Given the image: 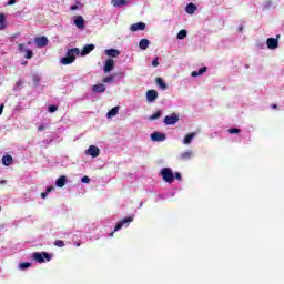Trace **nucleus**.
<instances>
[{"label": "nucleus", "instance_id": "nucleus-12", "mask_svg": "<svg viewBox=\"0 0 284 284\" xmlns=\"http://www.w3.org/2000/svg\"><path fill=\"white\" fill-rule=\"evenodd\" d=\"M266 45H267L268 50H276V48H278V39L268 38L266 40Z\"/></svg>", "mask_w": 284, "mask_h": 284}, {"label": "nucleus", "instance_id": "nucleus-19", "mask_svg": "<svg viewBox=\"0 0 284 284\" xmlns=\"http://www.w3.org/2000/svg\"><path fill=\"white\" fill-rule=\"evenodd\" d=\"M92 50H94V44H87L81 51L82 57L90 54V52H92Z\"/></svg>", "mask_w": 284, "mask_h": 284}, {"label": "nucleus", "instance_id": "nucleus-42", "mask_svg": "<svg viewBox=\"0 0 284 284\" xmlns=\"http://www.w3.org/2000/svg\"><path fill=\"white\" fill-rule=\"evenodd\" d=\"M174 179H176V181H181V180H182V178H181V173H175Z\"/></svg>", "mask_w": 284, "mask_h": 284}, {"label": "nucleus", "instance_id": "nucleus-30", "mask_svg": "<svg viewBox=\"0 0 284 284\" xmlns=\"http://www.w3.org/2000/svg\"><path fill=\"white\" fill-rule=\"evenodd\" d=\"M24 52V59H32V57H34V52H32L30 49H27Z\"/></svg>", "mask_w": 284, "mask_h": 284}, {"label": "nucleus", "instance_id": "nucleus-8", "mask_svg": "<svg viewBox=\"0 0 284 284\" xmlns=\"http://www.w3.org/2000/svg\"><path fill=\"white\" fill-rule=\"evenodd\" d=\"M165 139H168V136L165 135V133L153 132V133L151 134V140L158 142V143H161V142L165 141Z\"/></svg>", "mask_w": 284, "mask_h": 284}, {"label": "nucleus", "instance_id": "nucleus-22", "mask_svg": "<svg viewBox=\"0 0 284 284\" xmlns=\"http://www.w3.org/2000/svg\"><path fill=\"white\" fill-rule=\"evenodd\" d=\"M192 159V151H185L180 154V161H190Z\"/></svg>", "mask_w": 284, "mask_h": 284}, {"label": "nucleus", "instance_id": "nucleus-20", "mask_svg": "<svg viewBox=\"0 0 284 284\" xmlns=\"http://www.w3.org/2000/svg\"><path fill=\"white\" fill-rule=\"evenodd\" d=\"M149 47H150V40L148 39L140 40L139 42L140 50H148Z\"/></svg>", "mask_w": 284, "mask_h": 284}, {"label": "nucleus", "instance_id": "nucleus-45", "mask_svg": "<svg viewBox=\"0 0 284 284\" xmlns=\"http://www.w3.org/2000/svg\"><path fill=\"white\" fill-rule=\"evenodd\" d=\"M20 85H23V81L21 80L17 82V87L19 88Z\"/></svg>", "mask_w": 284, "mask_h": 284}, {"label": "nucleus", "instance_id": "nucleus-4", "mask_svg": "<svg viewBox=\"0 0 284 284\" xmlns=\"http://www.w3.org/2000/svg\"><path fill=\"white\" fill-rule=\"evenodd\" d=\"M133 221H134V215L124 217L123 220L118 222V224L114 227V231L110 233V236H114V232H119V230H121L123 225H130V223H132Z\"/></svg>", "mask_w": 284, "mask_h": 284}, {"label": "nucleus", "instance_id": "nucleus-17", "mask_svg": "<svg viewBox=\"0 0 284 284\" xmlns=\"http://www.w3.org/2000/svg\"><path fill=\"white\" fill-rule=\"evenodd\" d=\"M113 8H121V6H128V0H111Z\"/></svg>", "mask_w": 284, "mask_h": 284}, {"label": "nucleus", "instance_id": "nucleus-47", "mask_svg": "<svg viewBox=\"0 0 284 284\" xmlns=\"http://www.w3.org/2000/svg\"><path fill=\"white\" fill-rule=\"evenodd\" d=\"M272 108H273V110H276V108H278V105L273 104Z\"/></svg>", "mask_w": 284, "mask_h": 284}, {"label": "nucleus", "instance_id": "nucleus-27", "mask_svg": "<svg viewBox=\"0 0 284 284\" xmlns=\"http://www.w3.org/2000/svg\"><path fill=\"white\" fill-rule=\"evenodd\" d=\"M162 114H163V111H161V110L156 111L154 114H152L150 116V121H156V119H160V116H162Z\"/></svg>", "mask_w": 284, "mask_h": 284}, {"label": "nucleus", "instance_id": "nucleus-33", "mask_svg": "<svg viewBox=\"0 0 284 284\" xmlns=\"http://www.w3.org/2000/svg\"><path fill=\"white\" fill-rule=\"evenodd\" d=\"M103 83H112V81H114V75H109L103 78Z\"/></svg>", "mask_w": 284, "mask_h": 284}, {"label": "nucleus", "instance_id": "nucleus-40", "mask_svg": "<svg viewBox=\"0 0 284 284\" xmlns=\"http://www.w3.org/2000/svg\"><path fill=\"white\" fill-rule=\"evenodd\" d=\"M81 182H82V183H90V178H89L88 175H85V176H83V178L81 179Z\"/></svg>", "mask_w": 284, "mask_h": 284}, {"label": "nucleus", "instance_id": "nucleus-41", "mask_svg": "<svg viewBox=\"0 0 284 284\" xmlns=\"http://www.w3.org/2000/svg\"><path fill=\"white\" fill-rule=\"evenodd\" d=\"M50 192H54V186L47 187V194H50Z\"/></svg>", "mask_w": 284, "mask_h": 284}, {"label": "nucleus", "instance_id": "nucleus-38", "mask_svg": "<svg viewBox=\"0 0 284 284\" xmlns=\"http://www.w3.org/2000/svg\"><path fill=\"white\" fill-rule=\"evenodd\" d=\"M47 129H48V126H45L44 124H40L38 126V132H45Z\"/></svg>", "mask_w": 284, "mask_h": 284}, {"label": "nucleus", "instance_id": "nucleus-50", "mask_svg": "<svg viewBox=\"0 0 284 284\" xmlns=\"http://www.w3.org/2000/svg\"><path fill=\"white\" fill-rule=\"evenodd\" d=\"M37 83H39V78L36 79Z\"/></svg>", "mask_w": 284, "mask_h": 284}, {"label": "nucleus", "instance_id": "nucleus-36", "mask_svg": "<svg viewBox=\"0 0 284 284\" xmlns=\"http://www.w3.org/2000/svg\"><path fill=\"white\" fill-rule=\"evenodd\" d=\"M18 50L21 54H23V52H26V45L24 44H18Z\"/></svg>", "mask_w": 284, "mask_h": 284}, {"label": "nucleus", "instance_id": "nucleus-44", "mask_svg": "<svg viewBox=\"0 0 284 284\" xmlns=\"http://www.w3.org/2000/svg\"><path fill=\"white\" fill-rule=\"evenodd\" d=\"M47 196H48V192L47 191L41 193V199H47Z\"/></svg>", "mask_w": 284, "mask_h": 284}, {"label": "nucleus", "instance_id": "nucleus-32", "mask_svg": "<svg viewBox=\"0 0 284 284\" xmlns=\"http://www.w3.org/2000/svg\"><path fill=\"white\" fill-rule=\"evenodd\" d=\"M80 8H83V3L79 2V1H77V4L71 6L72 11L79 10Z\"/></svg>", "mask_w": 284, "mask_h": 284}, {"label": "nucleus", "instance_id": "nucleus-37", "mask_svg": "<svg viewBox=\"0 0 284 284\" xmlns=\"http://www.w3.org/2000/svg\"><path fill=\"white\" fill-rule=\"evenodd\" d=\"M6 23V13H0V24L3 26Z\"/></svg>", "mask_w": 284, "mask_h": 284}, {"label": "nucleus", "instance_id": "nucleus-24", "mask_svg": "<svg viewBox=\"0 0 284 284\" xmlns=\"http://www.w3.org/2000/svg\"><path fill=\"white\" fill-rule=\"evenodd\" d=\"M205 72H207V67H203L199 69V71H193L191 77H201V74H205Z\"/></svg>", "mask_w": 284, "mask_h": 284}, {"label": "nucleus", "instance_id": "nucleus-6", "mask_svg": "<svg viewBox=\"0 0 284 284\" xmlns=\"http://www.w3.org/2000/svg\"><path fill=\"white\" fill-rule=\"evenodd\" d=\"M159 99V92L154 89H151L149 91H146V101H149V103H154V101H156Z\"/></svg>", "mask_w": 284, "mask_h": 284}, {"label": "nucleus", "instance_id": "nucleus-29", "mask_svg": "<svg viewBox=\"0 0 284 284\" xmlns=\"http://www.w3.org/2000/svg\"><path fill=\"white\" fill-rule=\"evenodd\" d=\"M32 266V263L30 262H23V263H20L19 267L20 270H28V267H31Z\"/></svg>", "mask_w": 284, "mask_h": 284}, {"label": "nucleus", "instance_id": "nucleus-9", "mask_svg": "<svg viewBox=\"0 0 284 284\" xmlns=\"http://www.w3.org/2000/svg\"><path fill=\"white\" fill-rule=\"evenodd\" d=\"M73 23L74 26H77V28L79 30H83L85 28V19H83L82 16H77L74 19H73Z\"/></svg>", "mask_w": 284, "mask_h": 284}, {"label": "nucleus", "instance_id": "nucleus-31", "mask_svg": "<svg viewBox=\"0 0 284 284\" xmlns=\"http://www.w3.org/2000/svg\"><path fill=\"white\" fill-rule=\"evenodd\" d=\"M54 245L55 247H65V242L63 240H55Z\"/></svg>", "mask_w": 284, "mask_h": 284}, {"label": "nucleus", "instance_id": "nucleus-46", "mask_svg": "<svg viewBox=\"0 0 284 284\" xmlns=\"http://www.w3.org/2000/svg\"><path fill=\"white\" fill-rule=\"evenodd\" d=\"M3 114V104L0 105V115Z\"/></svg>", "mask_w": 284, "mask_h": 284}, {"label": "nucleus", "instance_id": "nucleus-35", "mask_svg": "<svg viewBox=\"0 0 284 284\" xmlns=\"http://www.w3.org/2000/svg\"><path fill=\"white\" fill-rule=\"evenodd\" d=\"M239 132H241L240 129H236V128L229 129V134H239Z\"/></svg>", "mask_w": 284, "mask_h": 284}, {"label": "nucleus", "instance_id": "nucleus-3", "mask_svg": "<svg viewBox=\"0 0 284 284\" xmlns=\"http://www.w3.org/2000/svg\"><path fill=\"white\" fill-rule=\"evenodd\" d=\"M33 258L37 263H45V261H52V255L48 252H36Z\"/></svg>", "mask_w": 284, "mask_h": 284}, {"label": "nucleus", "instance_id": "nucleus-26", "mask_svg": "<svg viewBox=\"0 0 284 284\" xmlns=\"http://www.w3.org/2000/svg\"><path fill=\"white\" fill-rule=\"evenodd\" d=\"M155 82L161 90H168V84L163 81V78H156Z\"/></svg>", "mask_w": 284, "mask_h": 284}, {"label": "nucleus", "instance_id": "nucleus-16", "mask_svg": "<svg viewBox=\"0 0 284 284\" xmlns=\"http://www.w3.org/2000/svg\"><path fill=\"white\" fill-rule=\"evenodd\" d=\"M65 183H68V178L65 175H61L57 181L55 185L57 187H64Z\"/></svg>", "mask_w": 284, "mask_h": 284}, {"label": "nucleus", "instance_id": "nucleus-11", "mask_svg": "<svg viewBox=\"0 0 284 284\" xmlns=\"http://www.w3.org/2000/svg\"><path fill=\"white\" fill-rule=\"evenodd\" d=\"M103 70L105 74H108V72H112V70H114V59H108L104 63Z\"/></svg>", "mask_w": 284, "mask_h": 284}, {"label": "nucleus", "instance_id": "nucleus-28", "mask_svg": "<svg viewBox=\"0 0 284 284\" xmlns=\"http://www.w3.org/2000/svg\"><path fill=\"white\" fill-rule=\"evenodd\" d=\"M185 37H187V31L185 29H182L181 31H179L178 33V39H185Z\"/></svg>", "mask_w": 284, "mask_h": 284}, {"label": "nucleus", "instance_id": "nucleus-1", "mask_svg": "<svg viewBox=\"0 0 284 284\" xmlns=\"http://www.w3.org/2000/svg\"><path fill=\"white\" fill-rule=\"evenodd\" d=\"M79 48L69 49L67 51V57L62 58L61 64L62 65H70L71 63H74L77 61V54H79Z\"/></svg>", "mask_w": 284, "mask_h": 284}, {"label": "nucleus", "instance_id": "nucleus-7", "mask_svg": "<svg viewBox=\"0 0 284 284\" xmlns=\"http://www.w3.org/2000/svg\"><path fill=\"white\" fill-rule=\"evenodd\" d=\"M85 154H89V156L97 159V156L101 154V150L98 146L90 145L89 149L85 151Z\"/></svg>", "mask_w": 284, "mask_h": 284}, {"label": "nucleus", "instance_id": "nucleus-49", "mask_svg": "<svg viewBox=\"0 0 284 284\" xmlns=\"http://www.w3.org/2000/svg\"><path fill=\"white\" fill-rule=\"evenodd\" d=\"M22 65H28V61L22 62Z\"/></svg>", "mask_w": 284, "mask_h": 284}, {"label": "nucleus", "instance_id": "nucleus-14", "mask_svg": "<svg viewBox=\"0 0 284 284\" xmlns=\"http://www.w3.org/2000/svg\"><path fill=\"white\" fill-rule=\"evenodd\" d=\"M92 92L95 94H103L105 92V84L100 83L92 87Z\"/></svg>", "mask_w": 284, "mask_h": 284}, {"label": "nucleus", "instance_id": "nucleus-23", "mask_svg": "<svg viewBox=\"0 0 284 284\" xmlns=\"http://www.w3.org/2000/svg\"><path fill=\"white\" fill-rule=\"evenodd\" d=\"M119 110H120V106H114V108H112V109L106 113L108 119H112V116H116V114H119Z\"/></svg>", "mask_w": 284, "mask_h": 284}, {"label": "nucleus", "instance_id": "nucleus-43", "mask_svg": "<svg viewBox=\"0 0 284 284\" xmlns=\"http://www.w3.org/2000/svg\"><path fill=\"white\" fill-rule=\"evenodd\" d=\"M14 3H17V0H9L8 1V6H14Z\"/></svg>", "mask_w": 284, "mask_h": 284}, {"label": "nucleus", "instance_id": "nucleus-15", "mask_svg": "<svg viewBox=\"0 0 284 284\" xmlns=\"http://www.w3.org/2000/svg\"><path fill=\"white\" fill-rule=\"evenodd\" d=\"M12 163H14V158H12V155L7 154L2 158V164L6 165L7 168L9 165H12Z\"/></svg>", "mask_w": 284, "mask_h": 284}, {"label": "nucleus", "instance_id": "nucleus-5", "mask_svg": "<svg viewBox=\"0 0 284 284\" xmlns=\"http://www.w3.org/2000/svg\"><path fill=\"white\" fill-rule=\"evenodd\" d=\"M163 121L166 125H176V123H179V115L176 113H172L171 115L164 116Z\"/></svg>", "mask_w": 284, "mask_h": 284}, {"label": "nucleus", "instance_id": "nucleus-25", "mask_svg": "<svg viewBox=\"0 0 284 284\" xmlns=\"http://www.w3.org/2000/svg\"><path fill=\"white\" fill-rule=\"evenodd\" d=\"M194 136H196V133H190L187 135H185L183 143L184 145H190V143H192V139H194Z\"/></svg>", "mask_w": 284, "mask_h": 284}, {"label": "nucleus", "instance_id": "nucleus-2", "mask_svg": "<svg viewBox=\"0 0 284 284\" xmlns=\"http://www.w3.org/2000/svg\"><path fill=\"white\" fill-rule=\"evenodd\" d=\"M160 174L165 183H174V173L172 172V169L163 168L160 171Z\"/></svg>", "mask_w": 284, "mask_h": 284}, {"label": "nucleus", "instance_id": "nucleus-18", "mask_svg": "<svg viewBox=\"0 0 284 284\" xmlns=\"http://www.w3.org/2000/svg\"><path fill=\"white\" fill-rule=\"evenodd\" d=\"M196 10H197V8H196V4H194V3H189L187 6H186V8H185V12L187 13V14H194V12H196Z\"/></svg>", "mask_w": 284, "mask_h": 284}, {"label": "nucleus", "instance_id": "nucleus-13", "mask_svg": "<svg viewBox=\"0 0 284 284\" xmlns=\"http://www.w3.org/2000/svg\"><path fill=\"white\" fill-rule=\"evenodd\" d=\"M130 30L131 32H139V30H145V22H138L131 24Z\"/></svg>", "mask_w": 284, "mask_h": 284}, {"label": "nucleus", "instance_id": "nucleus-21", "mask_svg": "<svg viewBox=\"0 0 284 284\" xmlns=\"http://www.w3.org/2000/svg\"><path fill=\"white\" fill-rule=\"evenodd\" d=\"M105 54L108 57L116 58L119 57V54H121V51H119L118 49H109V50H105Z\"/></svg>", "mask_w": 284, "mask_h": 284}, {"label": "nucleus", "instance_id": "nucleus-39", "mask_svg": "<svg viewBox=\"0 0 284 284\" xmlns=\"http://www.w3.org/2000/svg\"><path fill=\"white\" fill-rule=\"evenodd\" d=\"M152 65H153V68H159V58H155V59L152 61Z\"/></svg>", "mask_w": 284, "mask_h": 284}, {"label": "nucleus", "instance_id": "nucleus-34", "mask_svg": "<svg viewBox=\"0 0 284 284\" xmlns=\"http://www.w3.org/2000/svg\"><path fill=\"white\" fill-rule=\"evenodd\" d=\"M48 110L52 114V113L57 112V110H59V106L54 105V104H50Z\"/></svg>", "mask_w": 284, "mask_h": 284}, {"label": "nucleus", "instance_id": "nucleus-10", "mask_svg": "<svg viewBox=\"0 0 284 284\" xmlns=\"http://www.w3.org/2000/svg\"><path fill=\"white\" fill-rule=\"evenodd\" d=\"M34 43L37 44L38 48H45V45H48V37L45 36L37 37L34 38Z\"/></svg>", "mask_w": 284, "mask_h": 284}, {"label": "nucleus", "instance_id": "nucleus-48", "mask_svg": "<svg viewBox=\"0 0 284 284\" xmlns=\"http://www.w3.org/2000/svg\"><path fill=\"white\" fill-rule=\"evenodd\" d=\"M27 44H28V45H32V41H28Z\"/></svg>", "mask_w": 284, "mask_h": 284}]
</instances>
